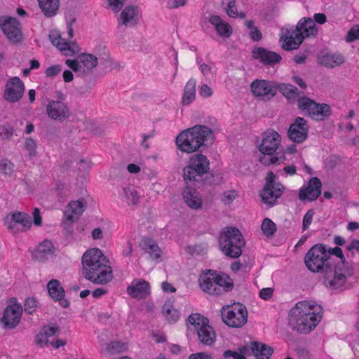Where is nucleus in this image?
<instances>
[{
  "mask_svg": "<svg viewBox=\"0 0 359 359\" xmlns=\"http://www.w3.org/2000/svg\"><path fill=\"white\" fill-rule=\"evenodd\" d=\"M82 274L95 285H107L114 278L109 259L98 248L88 250L82 256Z\"/></svg>",
  "mask_w": 359,
  "mask_h": 359,
  "instance_id": "f257e3e1",
  "label": "nucleus"
},
{
  "mask_svg": "<svg viewBox=\"0 0 359 359\" xmlns=\"http://www.w3.org/2000/svg\"><path fill=\"white\" fill-rule=\"evenodd\" d=\"M213 131L208 126L196 125L182 131L176 137L177 148L184 153L197 151L202 147H206L214 140Z\"/></svg>",
  "mask_w": 359,
  "mask_h": 359,
  "instance_id": "f03ea898",
  "label": "nucleus"
},
{
  "mask_svg": "<svg viewBox=\"0 0 359 359\" xmlns=\"http://www.w3.org/2000/svg\"><path fill=\"white\" fill-rule=\"evenodd\" d=\"M313 305L307 302H299L289 314V325L299 334H307L320 321L322 316L313 311Z\"/></svg>",
  "mask_w": 359,
  "mask_h": 359,
  "instance_id": "7ed1b4c3",
  "label": "nucleus"
},
{
  "mask_svg": "<svg viewBox=\"0 0 359 359\" xmlns=\"http://www.w3.org/2000/svg\"><path fill=\"white\" fill-rule=\"evenodd\" d=\"M262 140L259 147L262 156L259 157V162L266 165L280 164L285 160L284 154L279 155L276 152L280 142V134L273 129H267L262 134Z\"/></svg>",
  "mask_w": 359,
  "mask_h": 359,
  "instance_id": "20e7f679",
  "label": "nucleus"
},
{
  "mask_svg": "<svg viewBox=\"0 0 359 359\" xmlns=\"http://www.w3.org/2000/svg\"><path fill=\"white\" fill-rule=\"evenodd\" d=\"M219 243L221 251L226 256L238 258L242 254V248L245 242L237 228L228 227L221 233Z\"/></svg>",
  "mask_w": 359,
  "mask_h": 359,
  "instance_id": "39448f33",
  "label": "nucleus"
},
{
  "mask_svg": "<svg viewBox=\"0 0 359 359\" xmlns=\"http://www.w3.org/2000/svg\"><path fill=\"white\" fill-rule=\"evenodd\" d=\"M304 262L308 269L312 272L321 271L324 273L331 269L335 262L334 259H328L326 255V246L324 244L313 245L306 253Z\"/></svg>",
  "mask_w": 359,
  "mask_h": 359,
  "instance_id": "423d86ee",
  "label": "nucleus"
},
{
  "mask_svg": "<svg viewBox=\"0 0 359 359\" xmlns=\"http://www.w3.org/2000/svg\"><path fill=\"white\" fill-rule=\"evenodd\" d=\"M210 170V163L208 158L201 154L192 155L189 164L183 170V178L186 184L189 182L198 181L204 174Z\"/></svg>",
  "mask_w": 359,
  "mask_h": 359,
  "instance_id": "0eeeda50",
  "label": "nucleus"
},
{
  "mask_svg": "<svg viewBox=\"0 0 359 359\" xmlns=\"http://www.w3.org/2000/svg\"><path fill=\"white\" fill-rule=\"evenodd\" d=\"M354 274L351 265H336L331 266L324 273V285L332 290H337L344 286L347 277Z\"/></svg>",
  "mask_w": 359,
  "mask_h": 359,
  "instance_id": "6e6552de",
  "label": "nucleus"
},
{
  "mask_svg": "<svg viewBox=\"0 0 359 359\" xmlns=\"http://www.w3.org/2000/svg\"><path fill=\"white\" fill-rule=\"evenodd\" d=\"M222 317L223 322L229 327L239 328L247 323L248 311L244 305L234 303L223 308Z\"/></svg>",
  "mask_w": 359,
  "mask_h": 359,
  "instance_id": "1a4fd4ad",
  "label": "nucleus"
},
{
  "mask_svg": "<svg viewBox=\"0 0 359 359\" xmlns=\"http://www.w3.org/2000/svg\"><path fill=\"white\" fill-rule=\"evenodd\" d=\"M57 100L48 101L46 107V114L52 120L63 122L71 116V110L65 102V95L59 91L57 93Z\"/></svg>",
  "mask_w": 359,
  "mask_h": 359,
  "instance_id": "9d476101",
  "label": "nucleus"
},
{
  "mask_svg": "<svg viewBox=\"0 0 359 359\" xmlns=\"http://www.w3.org/2000/svg\"><path fill=\"white\" fill-rule=\"evenodd\" d=\"M298 107L306 111L307 114L314 120L322 121L330 115V107L327 104H318L307 97L298 99Z\"/></svg>",
  "mask_w": 359,
  "mask_h": 359,
  "instance_id": "9b49d317",
  "label": "nucleus"
},
{
  "mask_svg": "<svg viewBox=\"0 0 359 359\" xmlns=\"http://www.w3.org/2000/svg\"><path fill=\"white\" fill-rule=\"evenodd\" d=\"M30 217L24 212L15 211L8 213L4 219L8 229L14 233L26 231L32 226Z\"/></svg>",
  "mask_w": 359,
  "mask_h": 359,
  "instance_id": "f8f14e48",
  "label": "nucleus"
},
{
  "mask_svg": "<svg viewBox=\"0 0 359 359\" xmlns=\"http://www.w3.org/2000/svg\"><path fill=\"white\" fill-rule=\"evenodd\" d=\"M0 320L4 329L15 328L19 324L22 313V307L20 304L17 303L15 297L11 298Z\"/></svg>",
  "mask_w": 359,
  "mask_h": 359,
  "instance_id": "ddd939ff",
  "label": "nucleus"
},
{
  "mask_svg": "<svg viewBox=\"0 0 359 359\" xmlns=\"http://www.w3.org/2000/svg\"><path fill=\"white\" fill-rule=\"evenodd\" d=\"M304 41L299 29L293 27H284L281 29L280 41L282 48L285 50H292L299 48Z\"/></svg>",
  "mask_w": 359,
  "mask_h": 359,
  "instance_id": "4468645a",
  "label": "nucleus"
},
{
  "mask_svg": "<svg viewBox=\"0 0 359 359\" xmlns=\"http://www.w3.org/2000/svg\"><path fill=\"white\" fill-rule=\"evenodd\" d=\"M251 90L255 97H259L263 100H270L277 93L276 83L257 79L251 83Z\"/></svg>",
  "mask_w": 359,
  "mask_h": 359,
  "instance_id": "2eb2a0df",
  "label": "nucleus"
},
{
  "mask_svg": "<svg viewBox=\"0 0 359 359\" xmlns=\"http://www.w3.org/2000/svg\"><path fill=\"white\" fill-rule=\"evenodd\" d=\"M0 27L11 43H18L22 41L20 24L16 18L8 17L4 21L1 19Z\"/></svg>",
  "mask_w": 359,
  "mask_h": 359,
  "instance_id": "dca6fc26",
  "label": "nucleus"
},
{
  "mask_svg": "<svg viewBox=\"0 0 359 359\" xmlns=\"http://www.w3.org/2000/svg\"><path fill=\"white\" fill-rule=\"evenodd\" d=\"M24 92L23 82L19 77L14 76L7 81L3 97L8 102L15 103L22 97Z\"/></svg>",
  "mask_w": 359,
  "mask_h": 359,
  "instance_id": "f3484780",
  "label": "nucleus"
},
{
  "mask_svg": "<svg viewBox=\"0 0 359 359\" xmlns=\"http://www.w3.org/2000/svg\"><path fill=\"white\" fill-rule=\"evenodd\" d=\"M309 126L302 117H297L287 130L289 139L295 143H302L308 137Z\"/></svg>",
  "mask_w": 359,
  "mask_h": 359,
  "instance_id": "a211bd4d",
  "label": "nucleus"
},
{
  "mask_svg": "<svg viewBox=\"0 0 359 359\" xmlns=\"http://www.w3.org/2000/svg\"><path fill=\"white\" fill-rule=\"evenodd\" d=\"M216 271L208 269L204 271L198 278L200 288L204 292L211 295H220L221 288L217 285Z\"/></svg>",
  "mask_w": 359,
  "mask_h": 359,
  "instance_id": "6ab92c4d",
  "label": "nucleus"
},
{
  "mask_svg": "<svg viewBox=\"0 0 359 359\" xmlns=\"http://www.w3.org/2000/svg\"><path fill=\"white\" fill-rule=\"evenodd\" d=\"M86 201L83 198L69 202L64 212V223L72 224L77 221L86 210Z\"/></svg>",
  "mask_w": 359,
  "mask_h": 359,
  "instance_id": "aec40b11",
  "label": "nucleus"
},
{
  "mask_svg": "<svg viewBox=\"0 0 359 359\" xmlns=\"http://www.w3.org/2000/svg\"><path fill=\"white\" fill-rule=\"evenodd\" d=\"M252 56L263 65L271 67L278 64L282 60L280 54L262 47L253 48Z\"/></svg>",
  "mask_w": 359,
  "mask_h": 359,
  "instance_id": "412c9836",
  "label": "nucleus"
},
{
  "mask_svg": "<svg viewBox=\"0 0 359 359\" xmlns=\"http://www.w3.org/2000/svg\"><path fill=\"white\" fill-rule=\"evenodd\" d=\"M322 183L318 177H312L305 188L299 192V198L302 201H316L321 194Z\"/></svg>",
  "mask_w": 359,
  "mask_h": 359,
  "instance_id": "4be33fe9",
  "label": "nucleus"
},
{
  "mask_svg": "<svg viewBox=\"0 0 359 359\" xmlns=\"http://www.w3.org/2000/svg\"><path fill=\"white\" fill-rule=\"evenodd\" d=\"M285 189L281 183L273 186L264 187L260 194L262 201L269 206L274 205L277 199L282 196Z\"/></svg>",
  "mask_w": 359,
  "mask_h": 359,
  "instance_id": "5701e85b",
  "label": "nucleus"
},
{
  "mask_svg": "<svg viewBox=\"0 0 359 359\" xmlns=\"http://www.w3.org/2000/svg\"><path fill=\"white\" fill-rule=\"evenodd\" d=\"M47 288L50 296L54 300L58 301L63 308L69 307V302L65 299V292L58 280H50L48 283Z\"/></svg>",
  "mask_w": 359,
  "mask_h": 359,
  "instance_id": "b1692460",
  "label": "nucleus"
},
{
  "mask_svg": "<svg viewBox=\"0 0 359 359\" xmlns=\"http://www.w3.org/2000/svg\"><path fill=\"white\" fill-rule=\"evenodd\" d=\"M127 292L133 298L144 299L149 294V284L143 279L134 280Z\"/></svg>",
  "mask_w": 359,
  "mask_h": 359,
  "instance_id": "393cba45",
  "label": "nucleus"
},
{
  "mask_svg": "<svg viewBox=\"0 0 359 359\" xmlns=\"http://www.w3.org/2000/svg\"><path fill=\"white\" fill-rule=\"evenodd\" d=\"M208 21L214 26L216 32L219 36L229 39L232 35V27L228 22L223 20L219 15H211Z\"/></svg>",
  "mask_w": 359,
  "mask_h": 359,
  "instance_id": "a878e982",
  "label": "nucleus"
},
{
  "mask_svg": "<svg viewBox=\"0 0 359 359\" xmlns=\"http://www.w3.org/2000/svg\"><path fill=\"white\" fill-rule=\"evenodd\" d=\"M55 248L51 241L46 240L41 243L34 253L35 259L44 262L54 255Z\"/></svg>",
  "mask_w": 359,
  "mask_h": 359,
  "instance_id": "bb28decb",
  "label": "nucleus"
},
{
  "mask_svg": "<svg viewBox=\"0 0 359 359\" xmlns=\"http://www.w3.org/2000/svg\"><path fill=\"white\" fill-rule=\"evenodd\" d=\"M320 65L327 67L334 68L341 65L344 62V57L340 53H326L318 57Z\"/></svg>",
  "mask_w": 359,
  "mask_h": 359,
  "instance_id": "cd10ccee",
  "label": "nucleus"
},
{
  "mask_svg": "<svg viewBox=\"0 0 359 359\" xmlns=\"http://www.w3.org/2000/svg\"><path fill=\"white\" fill-rule=\"evenodd\" d=\"M250 348V355H255V359H270L273 353V348L262 342L252 343Z\"/></svg>",
  "mask_w": 359,
  "mask_h": 359,
  "instance_id": "c85d7f7f",
  "label": "nucleus"
},
{
  "mask_svg": "<svg viewBox=\"0 0 359 359\" xmlns=\"http://www.w3.org/2000/svg\"><path fill=\"white\" fill-rule=\"evenodd\" d=\"M296 27L299 29V32H301L304 39L315 36L318 32L315 22L309 18L301 19L296 25Z\"/></svg>",
  "mask_w": 359,
  "mask_h": 359,
  "instance_id": "c756f323",
  "label": "nucleus"
},
{
  "mask_svg": "<svg viewBox=\"0 0 359 359\" xmlns=\"http://www.w3.org/2000/svg\"><path fill=\"white\" fill-rule=\"evenodd\" d=\"M184 203L191 209L199 210L202 208V201L195 189L187 187L182 193Z\"/></svg>",
  "mask_w": 359,
  "mask_h": 359,
  "instance_id": "7c9ffc66",
  "label": "nucleus"
},
{
  "mask_svg": "<svg viewBox=\"0 0 359 359\" xmlns=\"http://www.w3.org/2000/svg\"><path fill=\"white\" fill-rule=\"evenodd\" d=\"M196 332L198 339L202 344L211 346L214 344L216 339V334L213 328L209 325V323L199 328Z\"/></svg>",
  "mask_w": 359,
  "mask_h": 359,
  "instance_id": "2f4dec72",
  "label": "nucleus"
},
{
  "mask_svg": "<svg viewBox=\"0 0 359 359\" xmlns=\"http://www.w3.org/2000/svg\"><path fill=\"white\" fill-rule=\"evenodd\" d=\"M79 62L81 67V74L85 75L91 72L98 63L97 58L92 54L82 53L79 55Z\"/></svg>",
  "mask_w": 359,
  "mask_h": 359,
  "instance_id": "473e14b6",
  "label": "nucleus"
},
{
  "mask_svg": "<svg viewBox=\"0 0 359 359\" xmlns=\"http://www.w3.org/2000/svg\"><path fill=\"white\" fill-rule=\"evenodd\" d=\"M142 248L148 254L152 259L158 261L161 258V250L157 243L151 238H146L142 241Z\"/></svg>",
  "mask_w": 359,
  "mask_h": 359,
  "instance_id": "72a5a7b5",
  "label": "nucleus"
},
{
  "mask_svg": "<svg viewBox=\"0 0 359 359\" xmlns=\"http://www.w3.org/2000/svg\"><path fill=\"white\" fill-rule=\"evenodd\" d=\"M196 85V81L193 79H189L186 83L182 100L183 105H188L195 100Z\"/></svg>",
  "mask_w": 359,
  "mask_h": 359,
  "instance_id": "f704fd0d",
  "label": "nucleus"
},
{
  "mask_svg": "<svg viewBox=\"0 0 359 359\" xmlns=\"http://www.w3.org/2000/svg\"><path fill=\"white\" fill-rule=\"evenodd\" d=\"M276 88L287 99L298 97L302 93L292 84L276 83Z\"/></svg>",
  "mask_w": 359,
  "mask_h": 359,
  "instance_id": "c9c22d12",
  "label": "nucleus"
},
{
  "mask_svg": "<svg viewBox=\"0 0 359 359\" xmlns=\"http://www.w3.org/2000/svg\"><path fill=\"white\" fill-rule=\"evenodd\" d=\"M217 285L221 288V294L224 292L231 291L233 287V280L226 273L218 274L216 272Z\"/></svg>",
  "mask_w": 359,
  "mask_h": 359,
  "instance_id": "e433bc0d",
  "label": "nucleus"
},
{
  "mask_svg": "<svg viewBox=\"0 0 359 359\" xmlns=\"http://www.w3.org/2000/svg\"><path fill=\"white\" fill-rule=\"evenodd\" d=\"M163 313L169 323H175L180 317L179 312L173 306L172 301L168 300L163 306Z\"/></svg>",
  "mask_w": 359,
  "mask_h": 359,
  "instance_id": "4c0bfd02",
  "label": "nucleus"
},
{
  "mask_svg": "<svg viewBox=\"0 0 359 359\" xmlns=\"http://www.w3.org/2000/svg\"><path fill=\"white\" fill-rule=\"evenodd\" d=\"M60 1H39V6L43 14L50 18L56 15L59 8Z\"/></svg>",
  "mask_w": 359,
  "mask_h": 359,
  "instance_id": "58836bf2",
  "label": "nucleus"
},
{
  "mask_svg": "<svg viewBox=\"0 0 359 359\" xmlns=\"http://www.w3.org/2000/svg\"><path fill=\"white\" fill-rule=\"evenodd\" d=\"M247 355H250V348L248 346H241L236 351L226 350L223 353V356L225 358L231 357L233 359H246Z\"/></svg>",
  "mask_w": 359,
  "mask_h": 359,
  "instance_id": "ea45409f",
  "label": "nucleus"
},
{
  "mask_svg": "<svg viewBox=\"0 0 359 359\" xmlns=\"http://www.w3.org/2000/svg\"><path fill=\"white\" fill-rule=\"evenodd\" d=\"M49 39L52 44L61 51L71 49L70 44L62 39L57 32H51L49 34Z\"/></svg>",
  "mask_w": 359,
  "mask_h": 359,
  "instance_id": "a19ab883",
  "label": "nucleus"
},
{
  "mask_svg": "<svg viewBox=\"0 0 359 359\" xmlns=\"http://www.w3.org/2000/svg\"><path fill=\"white\" fill-rule=\"evenodd\" d=\"M36 344L41 346L43 347L45 346H48V343L50 344L57 348L61 346H64L65 344V341H62V339H57L55 341L53 340L49 341L48 338L41 332H40L36 336L35 339Z\"/></svg>",
  "mask_w": 359,
  "mask_h": 359,
  "instance_id": "79ce46f5",
  "label": "nucleus"
},
{
  "mask_svg": "<svg viewBox=\"0 0 359 359\" xmlns=\"http://www.w3.org/2000/svg\"><path fill=\"white\" fill-rule=\"evenodd\" d=\"M188 320L191 325L194 326L196 331H198L199 328L209 323L208 318L199 313H193L190 315L188 318Z\"/></svg>",
  "mask_w": 359,
  "mask_h": 359,
  "instance_id": "37998d69",
  "label": "nucleus"
},
{
  "mask_svg": "<svg viewBox=\"0 0 359 359\" xmlns=\"http://www.w3.org/2000/svg\"><path fill=\"white\" fill-rule=\"evenodd\" d=\"M326 255L328 259H332L331 255H335L340 259L339 263H336V265H350L346 262L345 257L343 254L342 250L339 247L335 248H326Z\"/></svg>",
  "mask_w": 359,
  "mask_h": 359,
  "instance_id": "c03bdc74",
  "label": "nucleus"
},
{
  "mask_svg": "<svg viewBox=\"0 0 359 359\" xmlns=\"http://www.w3.org/2000/svg\"><path fill=\"white\" fill-rule=\"evenodd\" d=\"M136 15V8L133 6L126 7L121 14V24L127 26Z\"/></svg>",
  "mask_w": 359,
  "mask_h": 359,
  "instance_id": "a18cd8bd",
  "label": "nucleus"
},
{
  "mask_svg": "<svg viewBox=\"0 0 359 359\" xmlns=\"http://www.w3.org/2000/svg\"><path fill=\"white\" fill-rule=\"evenodd\" d=\"M123 193L129 205H137L138 204L139 195L136 190L130 188H124Z\"/></svg>",
  "mask_w": 359,
  "mask_h": 359,
  "instance_id": "49530a36",
  "label": "nucleus"
},
{
  "mask_svg": "<svg viewBox=\"0 0 359 359\" xmlns=\"http://www.w3.org/2000/svg\"><path fill=\"white\" fill-rule=\"evenodd\" d=\"M261 228L264 234L267 236L273 235L276 231V224L269 218H265L263 220Z\"/></svg>",
  "mask_w": 359,
  "mask_h": 359,
  "instance_id": "de8ad7c7",
  "label": "nucleus"
},
{
  "mask_svg": "<svg viewBox=\"0 0 359 359\" xmlns=\"http://www.w3.org/2000/svg\"><path fill=\"white\" fill-rule=\"evenodd\" d=\"M227 15L230 18H236L239 17L241 18H245V13L243 11L238 12L236 6V1H229L227 6L225 8Z\"/></svg>",
  "mask_w": 359,
  "mask_h": 359,
  "instance_id": "09e8293b",
  "label": "nucleus"
},
{
  "mask_svg": "<svg viewBox=\"0 0 359 359\" xmlns=\"http://www.w3.org/2000/svg\"><path fill=\"white\" fill-rule=\"evenodd\" d=\"M207 248V245L205 244H196L194 245H188L186 248V252L191 255H199L205 253Z\"/></svg>",
  "mask_w": 359,
  "mask_h": 359,
  "instance_id": "8fccbe9b",
  "label": "nucleus"
},
{
  "mask_svg": "<svg viewBox=\"0 0 359 359\" xmlns=\"http://www.w3.org/2000/svg\"><path fill=\"white\" fill-rule=\"evenodd\" d=\"M14 165L8 159H2L0 161V172L6 175H11L13 172Z\"/></svg>",
  "mask_w": 359,
  "mask_h": 359,
  "instance_id": "3c124183",
  "label": "nucleus"
},
{
  "mask_svg": "<svg viewBox=\"0 0 359 359\" xmlns=\"http://www.w3.org/2000/svg\"><path fill=\"white\" fill-rule=\"evenodd\" d=\"M238 197L235 190H228L222 194L221 201L225 205H230Z\"/></svg>",
  "mask_w": 359,
  "mask_h": 359,
  "instance_id": "603ef678",
  "label": "nucleus"
},
{
  "mask_svg": "<svg viewBox=\"0 0 359 359\" xmlns=\"http://www.w3.org/2000/svg\"><path fill=\"white\" fill-rule=\"evenodd\" d=\"M25 149L29 152L30 157L36 156V144L35 141L31 137H27L24 144Z\"/></svg>",
  "mask_w": 359,
  "mask_h": 359,
  "instance_id": "864d4df0",
  "label": "nucleus"
},
{
  "mask_svg": "<svg viewBox=\"0 0 359 359\" xmlns=\"http://www.w3.org/2000/svg\"><path fill=\"white\" fill-rule=\"evenodd\" d=\"M14 133L13 128L9 125H3L0 126V137L4 140H9Z\"/></svg>",
  "mask_w": 359,
  "mask_h": 359,
  "instance_id": "5fc2aeb1",
  "label": "nucleus"
},
{
  "mask_svg": "<svg viewBox=\"0 0 359 359\" xmlns=\"http://www.w3.org/2000/svg\"><path fill=\"white\" fill-rule=\"evenodd\" d=\"M37 308V301L33 297L26 299L24 304L25 311L29 314L33 313Z\"/></svg>",
  "mask_w": 359,
  "mask_h": 359,
  "instance_id": "6e6d98bb",
  "label": "nucleus"
},
{
  "mask_svg": "<svg viewBox=\"0 0 359 359\" xmlns=\"http://www.w3.org/2000/svg\"><path fill=\"white\" fill-rule=\"evenodd\" d=\"M313 215L314 212L312 209L309 210L304 215L302 222V229L304 231L307 229L311 224Z\"/></svg>",
  "mask_w": 359,
  "mask_h": 359,
  "instance_id": "4d7b16f0",
  "label": "nucleus"
},
{
  "mask_svg": "<svg viewBox=\"0 0 359 359\" xmlns=\"http://www.w3.org/2000/svg\"><path fill=\"white\" fill-rule=\"evenodd\" d=\"M66 65L71 68L75 72H79L81 74V66L80 62H79V57L76 60H67L65 62Z\"/></svg>",
  "mask_w": 359,
  "mask_h": 359,
  "instance_id": "13d9d810",
  "label": "nucleus"
},
{
  "mask_svg": "<svg viewBox=\"0 0 359 359\" xmlns=\"http://www.w3.org/2000/svg\"><path fill=\"white\" fill-rule=\"evenodd\" d=\"M62 70L61 65H57L48 67L46 70V75L48 77H53Z\"/></svg>",
  "mask_w": 359,
  "mask_h": 359,
  "instance_id": "bf43d9fd",
  "label": "nucleus"
},
{
  "mask_svg": "<svg viewBox=\"0 0 359 359\" xmlns=\"http://www.w3.org/2000/svg\"><path fill=\"white\" fill-rule=\"evenodd\" d=\"M355 39H359V27L351 28L347 34L346 41H353Z\"/></svg>",
  "mask_w": 359,
  "mask_h": 359,
  "instance_id": "052dcab7",
  "label": "nucleus"
},
{
  "mask_svg": "<svg viewBox=\"0 0 359 359\" xmlns=\"http://www.w3.org/2000/svg\"><path fill=\"white\" fill-rule=\"evenodd\" d=\"M33 217V223L34 225L40 226L42 224V217L41 216L40 210L38 208H34L32 212Z\"/></svg>",
  "mask_w": 359,
  "mask_h": 359,
  "instance_id": "680f3d73",
  "label": "nucleus"
},
{
  "mask_svg": "<svg viewBox=\"0 0 359 359\" xmlns=\"http://www.w3.org/2000/svg\"><path fill=\"white\" fill-rule=\"evenodd\" d=\"M59 330L57 326H45L42 328L41 332L48 338L53 337Z\"/></svg>",
  "mask_w": 359,
  "mask_h": 359,
  "instance_id": "e2e57ef3",
  "label": "nucleus"
},
{
  "mask_svg": "<svg viewBox=\"0 0 359 359\" xmlns=\"http://www.w3.org/2000/svg\"><path fill=\"white\" fill-rule=\"evenodd\" d=\"M123 344L119 341H114L108 344L107 351L111 353L119 352Z\"/></svg>",
  "mask_w": 359,
  "mask_h": 359,
  "instance_id": "0e129e2a",
  "label": "nucleus"
},
{
  "mask_svg": "<svg viewBox=\"0 0 359 359\" xmlns=\"http://www.w3.org/2000/svg\"><path fill=\"white\" fill-rule=\"evenodd\" d=\"M249 36L254 41H259L262 39V34L257 27L253 28L252 30L249 31Z\"/></svg>",
  "mask_w": 359,
  "mask_h": 359,
  "instance_id": "69168bd1",
  "label": "nucleus"
},
{
  "mask_svg": "<svg viewBox=\"0 0 359 359\" xmlns=\"http://www.w3.org/2000/svg\"><path fill=\"white\" fill-rule=\"evenodd\" d=\"M273 292V290L271 287L263 288L259 292V297L264 300H268L272 297Z\"/></svg>",
  "mask_w": 359,
  "mask_h": 359,
  "instance_id": "338daca9",
  "label": "nucleus"
},
{
  "mask_svg": "<svg viewBox=\"0 0 359 359\" xmlns=\"http://www.w3.org/2000/svg\"><path fill=\"white\" fill-rule=\"evenodd\" d=\"M189 359H212V355L207 352H199L191 354Z\"/></svg>",
  "mask_w": 359,
  "mask_h": 359,
  "instance_id": "774afa93",
  "label": "nucleus"
}]
</instances>
